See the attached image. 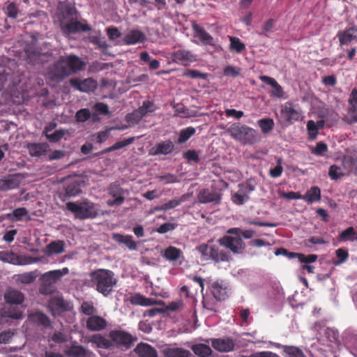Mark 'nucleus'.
Segmentation results:
<instances>
[{
    "label": "nucleus",
    "instance_id": "1",
    "mask_svg": "<svg viewBox=\"0 0 357 357\" xmlns=\"http://www.w3.org/2000/svg\"><path fill=\"white\" fill-rule=\"evenodd\" d=\"M85 63L77 56L70 54L61 56L59 59L49 68V77L54 81H61L71 74L83 70Z\"/></svg>",
    "mask_w": 357,
    "mask_h": 357
},
{
    "label": "nucleus",
    "instance_id": "2",
    "mask_svg": "<svg viewBox=\"0 0 357 357\" xmlns=\"http://www.w3.org/2000/svg\"><path fill=\"white\" fill-rule=\"evenodd\" d=\"M90 282L93 287L102 295L108 296L116 284V280L113 271L98 268L89 274Z\"/></svg>",
    "mask_w": 357,
    "mask_h": 357
},
{
    "label": "nucleus",
    "instance_id": "3",
    "mask_svg": "<svg viewBox=\"0 0 357 357\" xmlns=\"http://www.w3.org/2000/svg\"><path fill=\"white\" fill-rule=\"evenodd\" d=\"M230 136L243 145H253L260 139L258 132L240 123H234L227 130Z\"/></svg>",
    "mask_w": 357,
    "mask_h": 357
},
{
    "label": "nucleus",
    "instance_id": "4",
    "mask_svg": "<svg viewBox=\"0 0 357 357\" xmlns=\"http://www.w3.org/2000/svg\"><path fill=\"white\" fill-rule=\"evenodd\" d=\"M109 337L112 341V346H115L121 350H128L132 348L137 340V337L129 332L121 330L114 329L109 333Z\"/></svg>",
    "mask_w": 357,
    "mask_h": 357
},
{
    "label": "nucleus",
    "instance_id": "5",
    "mask_svg": "<svg viewBox=\"0 0 357 357\" xmlns=\"http://www.w3.org/2000/svg\"><path fill=\"white\" fill-rule=\"evenodd\" d=\"M66 208L79 219L93 218L96 215L94 204L88 200L84 201L80 204L68 202Z\"/></svg>",
    "mask_w": 357,
    "mask_h": 357
},
{
    "label": "nucleus",
    "instance_id": "6",
    "mask_svg": "<svg viewBox=\"0 0 357 357\" xmlns=\"http://www.w3.org/2000/svg\"><path fill=\"white\" fill-rule=\"evenodd\" d=\"M280 116L282 121L287 125L301 121L303 118L302 109L291 101L286 102L282 105Z\"/></svg>",
    "mask_w": 357,
    "mask_h": 357
},
{
    "label": "nucleus",
    "instance_id": "7",
    "mask_svg": "<svg viewBox=\"0 0 357 357\" xmlns=\"http://www.w3.org/2000/svg\"><path fill=\"white\" fill-rule=\"evenodd\" d=\"M46 307L50 312L55 317L61 316L73 309L71 303L66 301L62 296H59L51 297L48 300Z\"/></svg>",
    "mask_w": 357,
    "mask_h": 357
},
{
    "label": "nucleus",
    "instance_id": "8",
    "mask_svg": "<svg viewBox=\"0 0 357 357\" xmlns=\"http://www.w3.org/2000/svg\"><path fill=\"white\" fill-rule=\"evenodd\" d=\"M0 261L13 265H26L36 263L38 258L17 255L13 251H0Z\"/></svg>",
    "mask_w": 357,
    "mask_h": 357
},
{
    "label": "nucleus",
    "instance_id": "9",
    "mask_svg": "<svg viewBox=\"0 0 357 357\" xmlns=\"http://www.w3.org/2000/svg\"><path fill=\"white\" fill-rule=\"evenodd\" d=\"M238 188V191L231 196V201L236 205L241 206L250 199V194L255 190V186L247 181L239 183Z\"/></svg>",
    "mask_w": 357,
    "mask_h": 357
},
{
    "label": "nucleus",
    "instance_id": "10",
    "mask_svg": "<svg viewBox=\"0 0 357 357\" xmlns=\"http://www.w3.org/2000/svg\"><path fill=\"white\" fill-rule=\"evenodd\" d=\"M198 250L202 255L208 257L215 262L227 261L229 259V256L225 251L220 250L215 245L203 244L199 247Z\"/></svg>",
    "mask_w": 357,
    "mask_h": 357
},
{
    "label": "nucleus",
    "instance_id": "11",
    "mask_svg": "<svg viewBox=\"0 0 357 357\" xmlns=\"http://www.w3.org/2000/svg\"><path fill=\"white\" fill-rule=\"evenodd\" d=\"M220 245L229 249L234 254H239L245 248V243L241 237L238 236H224L218 240Z\"/></svg>",
    "mask_w": 357,
    "mask_h": 357
},
{
    "label": "nucleus",
    "instance_id": "12",
    "mask_svg": "<svg viewBox=\"0 0 357 357\" xmlns=\"http://www.w3.org/2000/svg\"><path fill=\"white\" fill-rule=\"evenodd\" d=\"M19 80L14 77V73L9 67L0 68V90L11 89L16 86Z\"/></svg>",
    "mask_w": 357,
    "mask_h": 357
},
{
    "label": "nucleus",
    "instance_id": "13",
    "mask_svg": "<svg viewBox=\"0 0 357 357\" xmlns=\"http://www.w3.org/2000/svg\"><path fill=\"white\" fill-rule=\"evenodd\" d=\"M197 199L201 204L213 203L219 204L222 200V194L217 190L202 189L197 195Z\"/></svg>",
    "mask_w": 357,
    "mask_h": 357
},
{
    "label": "nucleus",
    "instance_id": "14",
    "mask_svg": "<svg viewBox=\"0 0 357 357\" xmlns=\"http://www.w3.org/2000/svg\"><path fill=\"white\" fill-rule=\"evenodd\" d=\"M70 85L75 89L85 93L92 92L96 89L98 84L93 78H86L81 80L78 78L70 79Z\"/></svg>",
    "mask_w": 357,
    "mask_h": 357
},
{
    "label": "nucleus",
    "instance_id": "15",
    "mask_svg": "<svg viewBox=\"0 0 357 357\" xmlns=\"http://www.w3.org/2000/svg\"><path fill=\"white\" fill-rule=\"evenodd\" d=\"M172 61L174 63L187 66L197 60L196 55L187 50H178L172 54Z\"/></svg>",
    "mask_w": 357,
    "mask_h": 357
},
{
    "label": "nucleus",
    "instance_id": "16",
    "mask_svg": "<svg viewBox=\"0 0 357 357\" xmlns=\"http://www.w3.org/2000/svg\"><path fill=\"white\" fill-rule=\"evenodd\" d=\"M211 345L220 352H229L234 350L236 342L231 337L211 339Z\"/></svg>",
    "mask_w": 357,
    "mask_h": 357
},
{
    "label": "nucleus",
    "instance_id": "17",
    "mask_svg": "<svg viewBox=\"0 0 357 357\" xmlns=\"http://www.w3.org/2000/svg\"><path fill=\"white\" fill-rule=\"evenodd\" d=\"M64 354L68 357H93L94 354L92 351L88 350L82 345L77 344L76 342L68 346L64 350Z\"/></svg>",
    "mask_w": 357,
    "mask_h": 357
},
{
    "label": "nucleus",
    "instance_id": "18",
    "mask_svg": "<svg viewBox=\"0 0 357 357\" xmlns=\"http://www.w3.org/2000/svg\"><path fill=\"white\" fill-rule=\"evenodd\" d=\"M61 28L65 34L76 33L81 31H89L91 30L88 24H84L79 21H71L68 23H61Z\"/></svg>",
    "mask_w": 357,
    "mask_h": 357
},
{
    "label": "nucleus",
    "instance_id": "19",
    "mask_svg": "<svg viewBox=\"0 0 357 357\" xmlns=\"http://www.w3.org/2000/svg\"><path fill=\"white\" fill-rule=\"evenodd\" d=\"M107 325L106 319L96 314L89 317L86 321V328L90 331H101Z\"/></svg>",
    "mask_w": 357,
    "mask_h": 357
},
{
    "label": "nucleus",
    "instance_id": "20",
    "mask_svg": "<svg viewBox=\"0 0 357 357\" xmlns=\"http://www.w3.org/2000/svg\"><path fill=\"white\" fill-rule=\"evenodd\" d=\"M357 26H354L343 31H339L337 37L339 39L340 46L349 45L353 40H357Z\"/></svg>",
    "mask_w": 357,
    "mask_h": 357
},
{
    "label": "nucleus",
    "instance_id": "21",
    "mask_svg": "<svg viewBox=\"0 0 357 357\" xmlns=\"http://www.w3.org/2000/svg\"><path fill=\"white\" fill-rule=\"evenodd\" d=\"M174 149V143L168 139L157 143L151 149L150 154L152 155H168L173 152Z\"/></svg>",
    "mask_w": 357,
    "mask_h": 357
},
{
    "label": "nucleus",
    "instance_id": "22",
    "mask_svg": "<svg viewBox=\"0 0 357 357\" xmlns=\"http://www.w3.org/2000/svg\"><path fill=\"white\" fill-rule=\"evenodd\" d=\"M82 181L76 178H69L65 183V192L68 197H75L82 192Z\"/></svg>",
    "mask_w": 357,
    "mask_h": 357
},
{
    "label": "nucleus",
    "instance_id": "23",
    "mask_svg": "<svg viewBox=\"0 0 357 357\" xmlns=\"http://www.w3.org/2000/svg\"><path fill=\"white\" fill-rule=\"evenodd\" d=\"M192 28L195 32V37H198L203 45L211 46L215 45L213 36L209 34L204 28L197 23H193Z\"/></svg>",
    "mask_w": 357,
    "mask_h": 357
},
{
    "label": "nucleus",
    "instance_id": "24",
    "mask_svg": "<svg viewBox=\"0 0 357 357\" xmlns=\"http://www.w3.org/2000/svg\"><path fill=\"white\" fill-rule=\"evenodd\" d=\"M130 302L133 305L152 306L164 303L162 301H157L155 298H149L140 294H135L130 298Z\"/></svg>",
    "mask_w": 357,
    "mask_h": 357
},
{
    "label": "nucleus",
    "instance_id": "25",
    "mask_svg": "<svg viewBox=\"0 0 357 357\" xmlns=\"http://www.w3.org/2000/svg\"><path fill=\"white\" fill-rule=\"evenodd\" d=\"M20 183V176L17 174L9 175L0 179V190L7 191L17 188Z\"/></svg>",
    "mask_w": 357,
    "mask_h": 357
},
{
    "label": "nucleus",
    "instance_id": "26",
    "mask_svg": "<svg viewBox=\"0 0 357 357\" xmlns=\"http://www.w3.org/2000/svg\"><path fill=\"white\" fill-rule=\"evenodd\" d=\"M69 273V269L67 267H64L59 270H53L46 272V287L48 284L56 283L60 281L61 279ZM47 288L46 287V291Z\"/></svg>",
    "mask_w": 357,
    "mask_h": 357
},
{
    "label": "nucleus",
    "instance_id": "27",
    "mask_svg": "<svg viewBox=\"0 0 357 357\" xmlns=\"http://www.w3.org/2000/svg\"><path fill=\"white\" fill-rule=\"evenodd\" d=\"M146 36L140 30L133 29L130 31L124 37L123 41L126 45H135L143 43L146 40Z\"/></svg>",
    "mask_w": 357,
    "mask_h": 357
},
{
    "label": "nucleus",
    "instance_id": "28",
    "mask_svg": "<svg viewBox=\"0 0 357 357\" xmlns=\"http://www.w3.org/2000/svg\"><path fill=\"white\" fill-rule=\"evenodd\" d=\"M1 317L6 319H21L23 318V311L18 306L10 305L8 307H4L0 312Z\"/></svg>",
    "mask_w": 357,
    "mask_h": 357
},
{
    "label": "nucleus",
    "instance_id": "29",
    "mask_svg": "<svg viewBox=\"0 0 357 357\" xmlns=\"http://www.w3.org/2000/svg\"><path fill=\"white\" fill-rule=\"evenodd\" d=\"M211 293L218 301H225L228 298L227 287L222 282H214L211 284Z\"/></svg>",
    "mask_w": 357,
    "mask_h": 357
},
{
    "label": "nucleus",
    "instance_id": "30",
    "mask_svg": "<svg viewBox=\"0 0 357 357\" xmlns=\"http://www.w3.org/2000/svg\"><path fill=\"white\" fill-rule=\"evenodd\" d=\"M260 79L273 87V89L271 92V94L273 97L276 98H282L284 96V91L282 87L277 82V81L271 77L268 76H261Z\"/></svg>",
    "mask_w": 357,
    "mask_h": 357
},
{
    "label": "nucleus",
    "instance_id": "31",
    "mask_svg": "<svg viewBox=\"0 0 357 357\" xmlns=\"http://www.w3.org/2000/svg\"><path fill=\"white\" fill-rule=\"evenodd\" d=\"M139 357H158L157 351L147 343H139L135 349Z\"/></svg>",
    "mask_w": 357,
    "mask_h": 357
},
{
    "label": "nucleus",
    "instance_id": "32",
    "mask_svg": "<svg viewBox=\"0 0 357 357\" xmlns=\"http://www.w3.org/2000/svg\"><path fill=\"white\" fill-rule=\"evenodd\" d=\"M86 342H91L96 344L98 348L102 349H110L112 346V340L107 339L101 334H94L89 337V339L86 341Z\"/></svg>",
    "mask_w": 357,
    "mask_h": 357
},
{
    "label": "nucleus",
    "instance_id": "33",
    "mask_svg": "<svg viewBox=\"0 0 357 357\" xmlns=\"http://www.w3.org/2000/svg\"><path fill=\"white\" fill-rule=\"evenodd\" d=\"M4 298L8 303L20 305L24 302V296L21 291L11 289L6 292Z\"/></svg>",
    "mask_w": 357,
    "mask_h": 357
},
{
    "label": "nucleus",
    "instance_id": "34",
    "mask_svg": "<svg viewBox=\"0 0 357 357\" xmlns=\"http://www.w3.org/2000/svg\"><path fill=\"white\" fill-rule=\"evenodd\" d=\"M112 238L118 243L124 244L130 250H135L137 249V243L130 235L113 234Z\"/></svg>",
    "mask_w": 357,
    "mask_h": 357
},
{
    "label": "nucleus",
    "instance_id": "35",
    "mask_svg": "<svg viewBox=\"0 0 357 357\" xmlns=\"http://www.w3.org/2000/svg\"><path fill=\"white\" fill-rule=\"evenodd\" d=\"M321 198V190L317 186L311 187L306 193L303 195V199L308 204L319 202Z\"/></svg>",
    "mask_w": 357,
    "mask_h": 357
},
{
    "label": "nucleus",
    "instance_id": "36",
    "mask_svg": "<svg viewBox=\"0 0 357 357\" xmlns=\"http://www.w3.org/2000/svg\"><path fill=\"white\" fill-rule=\"evenodd\" d=\"M162 256L167 261H175L183 256V252L181 249L170 245L164 250Z\"/></svg>",
    "mask_w": 357,
    "mask_h": 357
},
{
    "label": "nucleus",
    "instance_id": "37",
    "mask_svg": "<svg viewBox=\"0 0 357 357\" xmlns=\"http://www.w3.org/2000/svg\"><path fill=\"white\" fill-rule=\"evenodd\" d=\"M165 357H190V351L180 347H168L164 350Z\"/></svg>",
    "mask_w": 357,
    "mask_h": 357
},
{
    "label": "nucleus",
    "instance_id": "38",
    "mask_svg": "<svg viewBox=\"0 0 357 357\" xmlns=\"http://www.w3.org/2000/svg\"><path fill=\"white\" fill-rule=\"evenodd\" d=\"M64 251V243L62 241H54L46 245V257L52 255L61 254Z\"/></svg>",
    "mask_w": 357,
    "mask_h": 357
},
{
    "label": "nucleus",
    "instance_id": "39",
    "mask_svg": "<svg viewBox=\"0 0 357 357\" xmlns=\"http://www.w3.org/2000/svg\"><path fill=\"white\" fill-rule=\"evenodd\" d=\"M191 349L194 354L199 357H209L212 354L211 347L202 343L193 344Z\"/></svg>",
    "mask_w": 357,
    "mask_h": 357
},
{
    "label": "nucleus",
    "instance_id": "40",
    "mask_svg": "<svg viewBox=\"0 0 357 357\" xmlns=\"http://www.w3.org/2000/svg\"><path fill=\"white\" fill-rule=\"evenodd\" d=\"M38 276V271H34L17 275L16 280L22 284H29L33 282Z\"/></svg>",
    "mask_w": 357,
    "mask_h": 357
},
{
    "label": "nucleus",
    "instance_id": "41",
    "mask_svg": "<svg viewBox=\"0 0 357 357\" xmlns=\"http://www.w3.org/2000/svg\"><path fill=\"white\" fill-rule=\"evenodd\" d=\"M342 164L348 172L357 169V158L354 155H344L342 158Z\"/></svg>",
    "mask_w": 357,
    "mask_h": 357
},
{
    "label": "nucleus",
    "instance_id": "42",
    "mask_svg": "<svg viewBox=\"0 0 357 357\" xmlns=\"http://www.w3.org/2000/svg\"><path fill=\"white\" fill-rule=\"evenodd\" d=\"M75 15V9L71 6H61L59 8L60 24L64 23L65 20H71Z\"/></svg>",
    "mask_w": 357,
    "mask_h": 357
},
{
    "label": "nucleus",
    "instance_id": "43",
    "mask_svg": "<svg viewBox=\"0 0 357 357\" xmlns=\"http://www.w3.org/2000/svg\"><path fill=\"white\" fill-rule=\"evenodd\" d=\"M135 139V137H132L125 139L122 141H119V142H116L115 144H114L112 146H111L108 148H106L104 151H102V153L112 152V151H114L116 150H119L125 146H127L131 144L132 143H133Z\"/></svg>",
    "mask_w": 357,
    "mask_h": 357
},
{
    "label": "nucleus",
    "instance_id": "44",
    "mask_svg": "<svg viewBox=\"0 0 357 357\" xmlns=\"http://www.w3.org/2000/svg\"><path fill=\"white\" fill-rule=\"evenodd\" d=\"M338 241H354L356 240V231L353 227H349L347 228L345 230L342 231L338 235Z\"/></svg>",
    "mask_w": 357,
    "mask_h": 357
},
{
    "label": "nucleus",
    "instance_id": "45",
    "mask_svg": "<svg viewBox=\"0 0 357 357\" xmlns=\"http://www.w3.org/2000/svg\"><path fill=\"white\" fill-rule=\"evenodd\" d=\"M27 149L31 156H40L45 153V144L30 143L27 144Z\"/></svg>",
    "mask_w": 357,
    "mask_h": 357
},
{
    "label": "nucleus",
    "instance_id": "46",
    "mask_svg": "<svg viewBox=\"0 0 357 357\" xmlns=\"http://www.w3.org/2000/svg\"><path fill=\"white\" fill-rule=\"evenodd\" d=\"M257 123L262 132L265 134L272 131L275 125L273 120L270 118L259 119L257 121Z\"/></svg>",
    "mask_w": 357,
    "mask_h": 357
},
{
    "label": "nucleus",
    "instance_id": "47",
    "mask_svg": "<svg viewBox=\"0 0 357 357\" xmlns=\"http://www.w3.org/2000/svg\"><path fill=\"white\" fill-rule=\"evenodd\" d=\"M137 111L140 113L141 116L143 118L146 116L149 113H152L155 111L156 108L154 105L153 102L150 100L144 101L142 105L140 106Z\"/></svg>",
    "mask_w": 357,
    "mask_h": 357
},
{
    "label": "nucleus",
    "instance_id": "48",
    "mask_svg": "<svg viewBox=\"0 0 357 357\" xmlns=\"http://www.w3.org/2000/svg\"><path fill=\"white\" fill-rule=\"evenodd\" d=\"M227 233L229 234L238 236L240 237L243 236L244 238L249 239L253 236L255 231L252 230H242L240 228L234 227L229 229Z\"/></svg>",
    "mask_w": 357,
    "mask_h": 357
},
{
    "label": "nucleus",
    "instance_id": "49",
    "mask_svg": "<svg viewBox=\"0 0 357 357\" xmlns=\"http://www.w3.org/2000/svg\"><path fill=\"white\" fill-rule=\"evenodd\" d=\"M230 45L229 49L231 51H235L236 53H241L245 50V45L241 43L238 38L234 36L229 37Z\"/></svg>",
    "mask_w": 357,
    "mask_h": 357
},
{
    "label": "nucleus",
    "instance_id": "50",
    "mask_svg": "<svg viewBox=\"0 0 357 357\" xmlns=\"http://www.w3.org/2000/svg\"><path fill=\"white\" fill-rule=\"evenodd\" d=\"M196 130L193 127H188L180 131L178 138V142L183 144L187 142L192 135H195Z\"/></svg>",
    "mask_w": 357,
    "mask_h": 357
},
{
    "label": "nucleus",
    "instance_id": "51",
    "mask_svg": "<svg viewBox=\"0 0 357 357\" xmlns=\"http://www.w3.org/2000/svg\"><path fill=\"white\" fill-rule=\"evenodd\" d=\"M109 194L112 197L123 196L126 191L121 187L119 181H115L109 185L108 188Z\"/></svg>",
    "mask_w": 357,
    "mask_h": 357
},
{
    "label": "nucleus",
    "instance_id": "52",
    "mask_svg": "<svg viewBox=\"0 0 357 357\" xmlns=\"http://www.w3.org/2000/svg\"><path fill=\"white\" fill-rule=\"evenodd\" d=\"M282 348L289 357H305L303 351L296 347L284 345Z\"/></svg>",
    "mask_w": 357,
    "mask_h": 357
},
{
    "label": "nucleus",
    "instance_id": "53",
    "mask_svg": "<svg viewBox=\"0 0 357 357\" xmlns=\"http://www.w3.org/2000/svg\"><path fill=\"white\" fill-rule=\"evenodd\" d=\"M96 311L97 310L91 301H84L80 306V312L89 317L94 315Z\"/></svg>",
    "mask_w": 357,
    "mask_h": 357
},
{
    "label": "nucleus",
    "instance_id": "54",
    "mask_svg": "<svg viewBox=\"0 0 357 357\" xmlns=\"http://www.w3.org/2000/svg\"><path fill=\"white\" fill-rule=\"evenodd\" d=\"M27 211L25 208H17L13 211L11 214H8L9 218L13 221H20L24 217L27 215Z\"/></svg>",
    "mask_w": 357,
    "mask_h": 357
},
{
    "label": "nucleus",
    "instance_id": "55",
    "mask_svg": "<svg viewBox=\"0 0 357 357\" xmlns=\"http://www.w3.org/2000/svg\"><path fill=\"white\" fill-rule=\"evenodd\" d=\"M282 158H278L277 159V165L274 168H271L269 170V175L272 178H278L280 177L283 172L282 167Z\"/></svg>",
    "mask_w": 357,
    "mask_h": 357
},
{
    "label": "nucleus",
    "instance_id": "56",
    "mask_svg": "<svg viewBox=\"0 0 357 357\" xmlns=\"http://www.w3.org/2000/svg\"><path fill=\"white\" fill-rule=\"evenodd\" d=\"M142 119V117L141 116L140 113L137 111V109H135L132 112L128 114L126 116V121L132 125L138 124Z\"/></svg>",
    "mask_w": 357,
    "mask_h": 357
},
{
    "label": "nucleus",
    "instance_id": "57",
    "mask_svg": "<svg viewBox=\"0 0 357 357\" xmlns=\"http://www.w3.org/2000/svg\"><path fill=\"white\" fill-rule=\"evenodd\" d=\"M291 255L297 257L298 260L301 263H305V264L314 262L317 259V256L316 255H309L306 256V255H305L303 254H301V253L291 252Z\"/></svg>",
    "mask_w": 357,
    "mask_h": 357
},
{
    "label": "nucleus",
    "instance_id": "58",
    "mask_svg": "<svg viewBox=\"0 0 357 357\" xmlns=\"http://www.w3.org/2000/svg\"><path fill=\"white\" fill-rule=\"evenodd\" d=\"M91 117V112L89 109H81L75 114V119L77 122L83 123L86 121Z\"/></svg>",
    "mask_w": 357,
    "mask_h": 357
},
{
    "label": "nucleus",
    "instance_id": "59",
    "mask_svg": "<svg viewBox=\"0 0 357 357\" xmlns=\"http://www.w3.org/2000/svg\"><path fill=\"white\" fill-rule=\"evenodd\" d=\"M307 129L308 131L309 139H314L318 135V129L316 123L313 120H310L307 123Z\"/></svg>",
    "mask_w": 357,
    "mask_h": 357
},
{
    "label": "nucleus",
    "instance_id": "60",
    "mask_svg": "<svg viewBox=\"0 0 357 357\" xmlns=\"http://www.w3.org/2000/svg\"><path fill=\"white\" fill-rule=\"evenodd\" d=\"M328 175L331 179L337 180L343 176L344 174L341 172L340 167L333 165L329 168Z\"/></svg>",
    "mask_w": 357,
    "mask_h": 357
},
{
    "label": "nucleus",
    "instance_id": "61",
    "mask_svg": "<svg viewBox=\"0 0 357 357\" xmlns=\"http://www.w3.org/2000/svg\"><path fill=\"white\" fill-rule=\"evenodd\" d=\"M185 199V195H183L180 199H173L163 204L165 211H168L179 206Z\"/></svg>",
    "mask_w": 357,
    "mask_h": 357
},
{
    "label": "nucleus",
    "instance_id": "62",
    "mask_svg": "<svg viewBox=\"0 0 357 357\" xmlns=\"http://www.w3.org/2000/svg\"><path fill=\"white\" fill-rule=\"evenodd\" d=\"M5 13L7 16L12 19H15L18 15V8L17 5L12 2L10 3L6 8Z\"/></svg>",
    "mask_w": 357,
    "mask_h": 357
},
{
    "label": "nucleus",
    "instance_id": "63",
    "mask_svg": "<svg viewBox=\"0 0 357 357\" xmlns=\"http://www.w3.org/2000/svg\"><path fill=\"white\" fill-rule=\"evenodd\" d=\"M28 319L40 325H45V314L43 312H36L30 314Z\"/></svg>",
    "mask_w": 357,
    "mask_h": 357
},
{
    "label": "nucleus",
    "instance_id": "64",
    "mask_svg": "<svg viewBox=\"0 0 357 357\" xmlns=\"http://www.w3.org/2000/svg\"><path fill=\"white\" fill-rule=\"evenodd\" d=\"M178 226L176 223L166 222L162 224L159 227L156 229V231L159 234H165L168 231L175 229Z\"/></svg>",
    "mask_w": 357,
    "mask_h": 357
}]
</instances>
